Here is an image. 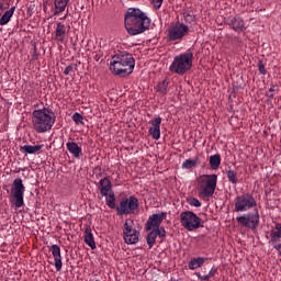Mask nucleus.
Returning <instances> with one entry per match:
<instances>
[{
	"label": "nucleus",
	"instance_id": "nucleus-31",
	"mask_svg": "<svg viewBox=\"0 0 281 281\" xmlns=\"http://www.w3.org/2000/svg\"><path fill=\"white\" fill-rule=\"evenodd\" d=\"M226 175H227V179H228L229 183H233L234 186H236V183H238V173H236V171L228 170L226 172Z\"/></svg>",
	"mask_w": 281,
	"mask_h": 281
},
{
	"label": "nucleus",
	"instance_id": "nucleus-18",
	"mask_svg": "<svg viewBox=\"0 0 281 281\" xmlns=\"http://www.w3.org/2000/svg\"><path fill=\"white\" fill-rule=\"evenodd\" d=\"M44 145H24L20 147L21 153H24L25 155H38L41 150H43Z\"/></svg>",
	"mask_w": 281,
	"mask_h": 281
},
{
	"label": "nucleus",
	"instance_id": "nucleus-43",
	"mask_svg": "<svg viewBox=\"0 0 281 281\" xmlns=\"http://www.w3.org/2000/svg\"><path fill=\"white\" fill-rule=\"evenodd\" d=\"M194 16L192 14H187V21H193Z\"/></svg>",
	"mask_w": 281,
	"mask_h": 281
},
{
	"label": "nucleus",
	"instance_id": "nucleus-34",
	"mask_svg": "<svg viewBox=\"0 0 281 281\" xmlns=\"http://www.w3.org/2000/svg\"><path fill=\"white\" fill-rule=\"evenodd\" d=\"M218 273V270L216 268H212L210 272L205 276L204 280H210L211 278H214Z\"/></svg>",
	"mask_w": 281,
	"mask_h": 281
},
{
	"label": "nucleus",
	"instance_id": "nucleus-9",
	"mask_svg": "<svg viewBox=\"0 0 281 281\" xmlns=\"http://www.w3.org/2000/svg\"><path fill=\"white\" fill-rule=\"evenodd\" d=\"M180 223L187 232H194L203 227V220L192 211H184L180 213Z\"/></svg>",
	"mask_w": 281,
	"mask_h": 281
},
{
	"label": "nucleus",
	"instance_id": "nucleus-39",
	"mask_svg": "<svg viewBox=\"0 0 281 281\" xmlns=\"http://www.w3.org/2000/svg\"><path fill=\"white\" fill-rule=\"evenodd\" d=\"M258 67H259V74L265 76L267 74V69L265 68V64L262 61H259Z\"/></svg>",
	"mask_w": 281,
	"mask_h": 281
},
{
	"label": "nucleus",
	"instance_id": "nucleus-4",
	"mask_svg": "<svg viewBox=\"0 0 281 281\" xmlns=\"http://www.w3.org/2000/svg\"><path fill=\"white\" fill-rule=\"evenodd\" d=\"M192 60H194V53H192V48H189L186 53L179 54L173 58L169 66V71L178 74V76H184L192 69Z\"/></svg>",
	"mask_w": 281,
	"mask_h": 281
},
{
	"label": "nucleus",
	"instance_id": "nucleus-1",
	"mask_svg": "<svg viewBox=\"0 0 281 281\" xmlns=\"http://www.w3.org/2000/svg\"><path fill=\"white\" fill-rule=\"evenodd\" d=\"M125 30L130 36L144 34L150 27V19L139 9L130 8L125 13Z\"/></svg>",
	"mask_w": 281,
	"mask_h": 281
},
{
	"label": "nucleus",
	"instance_id": "nucleus-22",
	"mask_svg": "<svg viewBox=\"0 0 281 281\" xmlns=\"http://www.w3.org/2000/svg\"><path fill=\"white\" fill-rule=\"evenodd\" d=\"M86 245L88 247L95 249V239L93 238V233L91 232V228L87 227L85 229V238H83Z\"/></svg>",
	"mask_w": 281,
	"mask_h": 281
},
{
	"label": "nucleus",
	"instance_id": "nucleus-23",
	"mask_svg": "<svg viewBox=\"0 0 281 281\" xmlns=\"http://www.w3.org/2000/svg\"><path fill=\"white\" fill-rule=\"evenodd\" d=\"M231 27L235 30V32H243L245 30V21L240 18H233L229 22Z\"/></svg>",
	"mask_w": 281,
	"mask_h": 281
},
{
	"label": "nucleus",
	"instance_id": "nucleus-25",
	"mask_svg": "<svg viewBox=\"0 0 281 281\" xmlns=\"http://www.w3.org/2000/svg\"><path fill=\"white\" fill-rule=\"evenodd\" d=\"M69 3V0H55V15H59L60 12H65L67 5Z\"/></svg>",
	"mask_w": 281,
	"mask_h": 281
},
{
	"label": "nucleus",
	"instance_id": "nucleus-40",
	"mask_svg": "<svg viewBox=\"0 0 281 281\" xmlns=\"http://www.w3.org/2000/svg\"><path fill=\"white\" fill-rule=\"evenodd\" d=\"M74 71V66H67L64 70L65 76H69Z\"/></svg>",
	"mask_w": 281,
	"mask_h": 281
},
{
	"label": "nucleus",
	"instance_id": "nucleus-24",
	"mask_svg": "<svg viewBox=\"0 0 281 281\" xmlns=\"http://www.w3.org/2000/svg\"><path fill=\"white\" fill-rule=\"evenodd\" d=\"M15 10L16 7H12L10 10L5 11L0 18V25H8V22L12 20V16H14Z\"/></svg>",
	"mask_w": 281,
	"mask_h": 281
},
{
	"label": "nucleus",
	"instance_id": "nucleus-20",
	"mask_svg": "<svg viewBox=\"0 0 281 281\" xmlns=\"http://www.w3.org/2000/svg\"><path fill=\"white\" fill-rule=\"evenodd\" d=\"M235 211L236 212H246L247 211V195L237 196L235 203Z\"/></svg>",
	"mask_w": 281,
	"mask_h": 281
},
{
	"label": "nucleus",
	"instance_id": "nucleus-32",
	"mask_svg": "<svg viewBox=\"0 0 281 281\" xmlns=\"http://www.w3.org/2000/svg\"><path fill=\"white\" fill-rule=\"evenodd\" d=\"M187 203L191 205V207H201V201L196 198H187Z\"/></svg>",
	"mask_w": 281,
	"mask_h": 281
},
{
	"label": "nucleus",
	"instance_id": "nucleus-8",
	"mask_svg": "<svg viewBox=\"0 0 281 281\" xmlns=\"http://www.w3.org/2000/svg\"><path fill=\"white\" fill-rule=\"evenodd\" d=\"M139 210V200L135 195L124 198L116 206V214L119 216H128L135 214Z\"/></svg>",
	"mask_w": 281,
	"mask_h": 281
},
{
	"label": "nucleus",
	"instance_id": "nucleus-37",
	"mask_svg": "<svg viewBox=\"0 0 281 281\" xmlns=\"http://www.w3.org/2000/svg\"><path fill=\"white\" fill-rule=\"evenodd\" d=\"M151 3L156 10H159V8H161L164 4V0H151Z\"/></svg>",
	"mask_w": 281,
	"mask_h": 281
},
{
	"label": "nucleus",
	"instance_id": "nucleus-14",
	"mask_svg": "<svg viewBox=\"0 0 281 281\" xmlns=\"http://www.w3.org/2000/svg\"><path fill=\"white\" fill-rule=\"evenodd\" d=\"M258 225H260V215L258 214V209H254V212L248 214L247 227L256 234Z\"/></svg>",
	"mask_w": 281,
	"mask_h": 281
},
{
	"label": "nucleus",
	"instance_id": "nucleus-19",
	"mask_svg": "<svg viewBox=\"0 0 281 281\" xmlns=\"http://www.w3.org/2000/svg\"><path fill=\"white\" fill-rule=\"evenodd\" d=\"M206 261H207V258H204V257L192 258L189 261L188 267L191 271H194L196 269H201V267H203V265H205Z\"/></svg>",
	"mask_w": 281,
	"mask_h": 281
},
{
	"label": "nucleus",
	"instance_id": "nucleus-17",
	"mask_svg": "<svg viewBox=\"0 0 281 281\" xmlns=\"http://www.w3.org/2000/svg\"><path fill=\"white\" fill-rule=\"evenodd\" d=\"M65 36H67V26L59 22L55 30V41H58V43H65Z\"/></svg>",
	"mask_w": 281,
	"mask_h": 281
},
{
	"label": "nucleus",
	"instance_id": "nucleus-42",
	"mask_svg": "<svg viewBox=\"0 0 281 281\" xmlns=\"http://www.w3.org/2000/svg\"><path fill=\"white\" fill-rule=\"evenodd\" d=\"M195 276L199 278V280L209 281V279H205V276H202L200 272H196Z\"/></svg>",
	"mask_w": 281,
	"mask_h": 281
},
{
	"label": "nucleus",
	"instance_id": "nucleus-30",
	"mask_svg": "<svg viewBox=\"0 0 281 281\" xmlns=\"http://www.w3.org/2000/svg\"><path fill=\"white\" fill-rule=\"evenodd\" d=\"M209 164L212 170H218V166H221V155L215 154L210 156Z\"/></svg>",
	"mask_w": 281,
	"mask_h": 281
},
{
	"label": "nucleus",
	"instance_id": "nucleus-38",
	"mask_svg": "<svg viewBox=\"0 0 281 281\" xmlns=\"http://www.w3.org/2000/svg\"><path fill=\"white\" fill-rule=\"evenodd\" d=\"M247 207H248V210L251 207H256V200H254V198L247 199Z\"/></svg>",
	"mask_w": 281,
	"mask_h": 281
},
{
	"label": "nucleus",
	"instance_id": "nucleus-44",
	"mask_svg": "<svg viewBox=\"0 0 281 281\" xmlns=\"http://www.w3.org/2000/svg\"><path fill=\"white\" fill-rule=\"evenodd\" d=\"M0 10H3V4H0Z\"/></svg>",
	"mask_w": 281,
	"mask_h": 281
},
{
	"label": "nucleus",
	"instance_id": "nucleus-36",
	"mask_svg": "<svg viewBox=\"0 0 281 281\" xmlns=\"http://www.w3.org/2000/svg\"><path fill=\"white\" fill-rule=\"evenodd\" d=\"M156 235L159 236V238H166V229L164 228H155Z\"/></svg>",
	"mask_w": 281,
	"mask_h": 281
},
{
	"label": "nucleus",
	"instance_id": "nucleus-6",
	"mask_svg": "<svg viewBox=\"0 0 281 281\" xmlns=\"http://www.w3.org/2000/svg\"><path fill=\"white\" fill-rule=\"evenodd\" d=\"M190 34V26L182 22H173L167 29L168 43H181Z\"/></svg>",
	"mask_w": 281,
	"mask_h": 281
},
{
	"label": "nucleus",
	"instance_id": "nucleus-16",
	"mask_svg": "<svg viewBox=\"0 0 281 281\" xmlns=\"http://www.w3.org/2000/svg\"><path fill=\"white\" fill-rule=\"evenodd\" d=\"M66 148L75 159H80V156L82 155V147L78 146V143L68 142L66 143Z\"/></svg>",
	"mask_w": 281,
	"mask_h": 281
},
{
	"label": "nucleus",
	"instance_id": "nucleus-29",
	"mask_svg": "<svg viewBox=\"0 0 281 281\" xmlns=\"http://www.w3.org/2000/svg\"><path fill=\"white\" fill-rule=\"evenodd\" d=\"M146 240L149 249H153V247H155V243H157V232L155 229H150L147 234Z\"/></svg>",
	"mask_w": 281,
	"mask_h": 281
},
{
	"label": "nucleus",
	"instance_id": "nucleus-21",
	"mask_svg": "<svg viewBox=\"0 0 281 281\" xmlns=\"http://www.w3.org/2000/svg\"><path fill=\"white\" fill-rule=\"evenodd\" d=\"M270 238H271L272 245L280 243V238H281V224L280 223H277L276 227L270 232Z\"/></svg>",
	"mask_w": 281,
	"mask_h": 281
},
{
	"label": "nucleus",
	"instance_id": "nucleus-13",
	"mask_svg": "<svg viewBox=\"0 0 281 281\" xmlns=\"http://www.w3.org/2000/svg\"><path fill=\"white\" fill-rule=\"evenodd\" d=\"M52 256L55 260V269L56 271L63 270V255H60V246L54 244L50 246Z\"/></svg>",
	"mask_w": 281,
	"mask_h": 281
},
{
	"label": "nucleus",
	"instance_id": "nucleus-27",
	"mask_svg": "<svg viewBox=\"0 0 281 281\" xmlns=\"http://www.w3.org/2000/svg\"><path fill=\"white\" fill-rule=\"evenodd\" d=\"M196 166H199L198 156L194 159H187L182 162L183 170H192L193 168H196Z\"/></svg>",
	"mask_w": 281,
	"mask_h": 281
},
{
	"label": "nucleus",
	"instance_id": "nucleus-2",
	"mask_svg": "<svg viewBox=\"0 0 281 281\" xmlns=\"http://www.w3.org/2000/svg\"><path fill=\"white\" fill-rule=\"evenodd\" d=\"M135 69V58L131 53H119L112 56L110 61V71L121 78L131 76V72Z\"/></svg>",
	"mask_w": 281,
	"mask_h": 281
},
{
	"label": "nucleus",
	"instance_id": "nucleus-10",
	"mask_svg": "<svg viewBox=\"0 0 281 281\" xmlns=\"http://www.w3.org/2000/svg\"><path fill=\"white\" fill-rule=\"evenodd\" d=\"M123 238L126 245H137L139 243V232L133 228V220H126L123 225Z\"/></svg>",
	"mask_w": 281,
	"mask_h": 281
},
{
	"label": "nucleus",
	"instance_id": "nucleus-28",
	"mask_svg": "<svg viewBox=\"0 0 281 281\" xmlns=\"http://www.w3.org/2000/svg\"><path fill=\"white\" fill-rule=\"evenodd\" d=\"M105 196V203L110 210H117V205L115 204V192L108 193Z\"/></svg>",
	"mask_w": 281,
	"mask_h": 281
},
{
	"label": "nucleus",
	"instance_id": "nucleus-33",
	"mask_svg": "<svg viewBox=\"0 0 281 281\" xmlns=\"http://www.w3.org/2000/svg\"><path fill=\"white\" fill-rule=\"evenodd\" d=\"M85 119L82 117V115L78 112H76L74 115H72V122L76 123V124H82V121Z\"/></svg>",
	"mask_w": 281,
	"mask_h": 281
},
{
	"label": "nucleus",
	"instance_id": "nucleus-41",
	"mask_svg": "<svg viewBox=\"0 0 281 281\" xmlns=\"http://www.w3.org/2000/svg\"><path fill=\"white\" fill-rule=\"evenodd\" d=\"M273 249H276V251H278L279 256H281V244H274Z\"/></svg>",
	"mask_w": 281,
	"mask_h": 281
},
{
	"label": "nucleus",
	"instance_id": "nucleus-26",
	"mask_svg": "<svg viewBox=\"0 0 281 281\" xmlns=\"http://www.w3.org/2000/svg\"><path fill=\"white\" fill-rule=\"evenodd\" d=\"M168 85H170V80L165 79L161 82H159L156 87L157 93H160V95H167L168 94Z\"/></svg>",
	"mask_w": 281,
	"mask_h": 281
},
{
	"label": "nucleus",
	"instance_id": "nucleus-7",
	"mask_svg": "<svg viewBox=\"0 0 281 281\" xmlns=\"http://www.w3.org/2000/svg\"><path fill=\"white\" fill-rule=\"evenodd\" d=\"M25 186L21 178L14 179L11 188L10 203L14 205L15 210H19L25 205Z\"/></svg>",
	"mask_w": 281,
	"mask_h": 281
},
{
	"label": "nucleus",
	"instance_id": "nucleus-35",
	"mask_svg": "<svg viewBox=\"0 0 281 281\" xmlns=\"http://www.w3.org/2000/svg\"><path fill=\"white\" fill-rule=\"evenodd\" d=\"M237 222L239 223V225L247 227V216L246 215L237 217Z\"/></svg>",
	"mask_w": 281,
	"mask_h": 281
},
{
	"label": "nucleus",
	"instance_id": "nucleus-12",
	"mask_svg": "<svg viewBox=\"0 0 281 281\" xmlns=\"http://www.w3.org/2000/svg\"><path fill=\"white\" fill-rule=\"evenodd\" d=\"M151 125L149 127V135L153 136V139H159L161 137V116H156L149 121Z\"/></svg>",
	"mask_w": 281,
	"mask_h": 281
},
{
	"label": "nucleus",
	"instance_id": "nucleus-11",
	"mask_svg": "<svg viewBox=\"0 0 281 281\" xmlns=\"http://www.w3.org/2000/svg\"><path fill=\"white\" fill-rule=\"evenodd\" d=\"M166 216H168V213L166 212L150 215L145 224L146 232H150V229H158L161 226V223L166 221Z\"/></svg>",
	"mask_w": 281,
	"mask_h": 281
},
{
	"label": "nucleus",
	"instance_id": "nucleus-3",
	"mask_svg": "<svg viewBox=\"0 0 281 281\" xmlns=\"http://www.w3.org/2000/svg\"><path fill=\"white\" fill-rule=\"evenodd\" d=\"M32 124L36 133H47L56 124V114L49 108L34 110L32 112Z\"/></svg>",
	"mask_w": 281,
	"mask_h": 281
},
{
	"label": "nucleus",
	"instance_id": "nucleus-5",
	"mask_svg": "<svg viewBox=\"0 0 281 281\" xmlns=\"http://www.w3.org/2000/svg\"><path fill=\"white\" fill-rule=\"evenodd\" d=\"M217 183L218 176L216 173L200 176L198 178V192L200 196H203L204 199H210V196H214Z\"/></svg>",
	"mask_w": 281,
	"mask_h": 281
},
{
	"label": "nucleus",
	"instance_id": "nucleus-15",
	"mask_svg": "<svg viewBox=\"0 0 281 281\" xmlns=\"http://www.w3.org/2000/svg\"><path fill=\"white\" fill-rule=\"evenodd\" d=\"M99 190H100L101 196H109V194L113 192V184L111 183V179L106 177L102 178L99 181Z\"/></svg>",
	"mask_w": 281,
	"mask_h": 281
}]
</instances>
